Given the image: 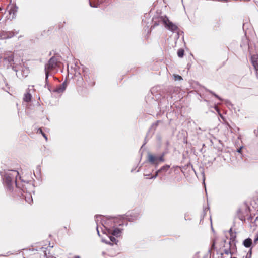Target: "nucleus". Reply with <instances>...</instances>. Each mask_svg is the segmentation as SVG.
Listing matches in <instances>:
<instances>
[{"mask_svg": "<svg viewBox=\"0 0 258 258\" xmlns=\"http://www.w3.org/2000/svg\"><path fill=\"white\" fill-rule=\"evenodd\" d=\"M148 160L149 161L153 164L157 165L158 164V157L152 154H149L148 155Z\"/></svg>", "mask_w": 258, "mask_h": 258, "instance_id": "obj_8", "label": "nucleus"}, {"mask_svg": "<svg viewBox=\"0 0 258 258\" xmlns=\"http://www.w3.org/2000/svg\"><path fill=\"white\" fill-rule=\"evenodd\" d=\"M161 19H162L163 23L164 24L165 26L169 30L172 32H176L178 30V26L175 24L171 22L167 17H161Z\"/></svg>", "mask_w": 258, "mask_h": 258, "instance_id": "obj_3", "label": "nucleus"}, {"mask_svg": "<svg viewBox=\"0 0 258 258\" xmlns=\"http://www.w3.org/2000/svg\"><path fill=\"white\" fill-rule=\"evenodd\" d=\"M19 175V172L16 170H10L6 173L4 180L8 188L10 190L14 182L16 183V178Z\"/></svg>", "mask_w": 258, "mask_h": 258, "instance_id": "obj_2", "label": "nucleus"}, {"mask_svg": "<svg viewBox=\"0 0 258 258\" xmlns=\"http://www.w3.org/2000/svg\"><path fill=\"white\" fill-rule=\"evenodd\" d=\"M174 78L175 80H182V78L181 76L179 75H174Z\"/></svg>", "mask_w": 258, "mask_h": 258, "instance_id": "obj_18", "label": "nucleus"}, {"mask_svg": "<svg viewBox=\"0 0 258 258\" xmlns=\"http://www.w3.org/2000/svg\"><path fill=\"white\" fill-rule=\"evenodd\" d=\"M121 233V231L119 228H115L112 232V235L117 237L120 236Z\"/></svg>", "mask_w": 258, "mask_h": 258, "instance_id": "obj_15", "label": "nucleus"}, {"mask_svg": "<svg viewBox=\"0 0 258 258\" xmlns=\"http://www.w3.org/2000/svg\"><path fill=\"white\" fill-rule=\"evenodd\" d=\"M109 241H106L105 242L108 244H112V243H115L116 244L117 240L116 238L113 236H110L109 237Z\"/></svg>", "mask_w": 258, "mask_h": 258, "instance_id": "obj_16", "label": "nucleus"}, {"mask_svg": "<svg viewBox=\"0 0 258 258\" xmlns=\"http://www.w3.org/2000/svg\"><path fill=\"white\" fill-rule=\"evenodd\" d=\"M67 83L64 82L63 83L57 85L53 90V92L60 93L63 92L66 89Z\"/></svg>", "mask_w": 258, "mask_h": 258, "instance_id": "obj_7", "label": "nucleus"}, {"mask_svg": "<svg viewBox=\"0 0 258 258\" xmlns=\"http://www.w3.org/2000/svg\"><path fill=\"white\" fill-rule=\"evenodd\" d=\"M25 198V201L29 204H31L33 202V199L31 194L26 193L25 195H22Z\"/></svg>", "mask_w": 258, "mask_h": 258, "instance_id": "obj_12", "label": "nucleus"}, {"mask_svg": "<svg viewBox=\"0 0 258 258\" xmlns=\"http://www.w3.org/2000/svg\"><path fill=\"white\" fill-rule=\"evenodd\" d=\"M42 135H43V137H44V138L47 140V137H46V135H45V133H42Z\"/></svg>", "mask_w": 258, "mask_h": 258, "instance_id": "obj_22", "label": "nucleus"}, {"mask_svg": "<svg viewBox=\"0 0 258 258\" xmlns=\"http://www.w3.org/2000/svg\"><path fill=\"white\" fill-rule=\"evenodd\" d=\"M90 5H91L92 7H97V6L93 5H92V1H90Z\"/></svg>", "mask_w": 258, "mask_h": 258, "instance_id": "obj_23", "label": "nucleus"}, {"mask_svg": "<svg viewBox=\"0 0 258 258\" xmlns=\"http://www.w3.org/2000/svg\"><path fill=\"white\" fill-rule=\"evenodd\" d=\"M169 165H166L163 166L156 172L155 177H156L159 173H160L162 172H166L169 169Z\"/></svg>", "mask_w": 258, "mask_h": 258, "instance_id": "obj_11", "label": "nucleus"}, {"mask_svg": "<svg viewBox=\"0 0 258 258\" xmlns=\"http://www.w3.org/2000/svg\"><path fill=\"white\" fill-rule=\"evenodd\" d=\"M61 62L60 59L57 56H53L51 57L45 65V72L46 79L48 78L49 73L54 71H57V68H60Z\"/></svg>", "mask_w": 258, "mask_h": 258, "instance_id": "obj_1", "label": "nucleus"}, {"mask_svg": "<svg viewBox=\"0 0 258 258\" xmlns=\"http://www.w3.org/2000/svg\"><path fill=\"white\" fill-rule=\"evenodd\" d=\"M224 244L223 245V252L226 254H233L236 250V243L230 244V243L227 242L226 240L224 241Z\"/></svg>", "mask_w": 258, "mask_h": 258, "instance_id": "obj_4", "label": "nucleus"}, {"mask_svg": "<svg viewBox=\"0 0 258 258\" xmlns=\"http://www.w3.org/2000/svg\"><path fill=\"white\" fill-rule=\"evenodd\" d=\"M18 8L15 4H10L7 6V9H9V14L12 15V18H15Z\"/></svg>", "mask_w": 258, "mask_h": 258, "instance_id": "obj_6", "label": "nucleus"}, {"mask_svg": "<svg viewBox=\"0 0 258 258\" xmlns=\"http://www.w3.org/2000/svg\"><path fill=\"white\" fill-rule=\"evenodd\" d=\"M178 56L179 57H182L184 54V51L182 49H179L177 52Z\"/></svg>", "mask_w": 258, "mask_h": 258, "instance_id": "obj_17", "label": "nucleus"}, {"mask_svg": "<svg viewBox=\"0 0 258 258\" xmlns=\"http://www.w3.org/2000/svg\"><path fill=\"white\" fill-rule=\"evenodd\" d=\"M252 244V241L251 239H250V238H248L246 239L243 241L244 246L247 248L250 247L251 246Z\"/></svg>", "mask_w": 258, "mask_h": 258, "instance_id": "obj_13", "label": "nucleus"}, {"mask_svg": "<svg viewBox=\"0 0 258 258\" xmlns=\"http://www.w3.org/2000/svg\"><path fill=\"white\" fill-rule=\"evenodd\" d=\"M84 79L85 81L88 83V86L90 87H93L95 84L94 76L91 73H86L84 75Z\"/></svg>", "mask_w": 258, "mask_h": 258, "instance_id": "obj_5", "label": "nucleus"}, {"mask_svg": "<svg viewBox=\"0 0 258 258\" xmlns=\"http://www.w3.org/2000/svg\"><path fill=\"white\" fill-rule=\"evenodd\" d=\"M215 249V242L213 241L212 245L211 246V249Z\"/></svg>", "mask_w": 258, "mask_h": 258, "instance_id": "obj_21", "label": "nucleus"}, {"mask_svg": "<svg viewBox=\"0 0 258 258\" xmlns=\"http://www.w3.org/2000/svg\"><path fill=\"white\" fill-rule=\"evenodd\" d=\"M164 154H163L160 157H158V162L164 161Z\"/></svg>", "mask_w": 258, "mask_h": 258, "instance_id": "obj_19", "label": "nucleus"}, {"mask_svg": "<svg viewBox=\"0 0 258 258\" xmlns=\"http://www.w3.org/2000/svg\"><path fill=\"white\" fill-rule=\"evenodd\" d=\"M229 232L230 233V238L229 241L228 242L230 243L231 244L235 243V239L236 238V234L232 232L231 229H230Z\"/></svg>", "mask_w": 258, "mask_h": 258, "instance_id": "obj_10", "label": "nucleus"}, {"mask_svg": "<svg viewBox=\"0 0 258 258\" xmlns=\"http://www.w3.org/2000/svg\"><path fill=\"white\" fill-rule=\"evenodd\" d=\"M255 70V75L258 78V67L254 68Z\"/></svg>", "mask_w": 258, "mask_h": 258, "instance_id": "obj_20", "label": "nucleus"}, {"mask_svg": "<svg viewBox=\"0 0 258 258\" xmlns=\"http://www.w3.org/2000/svg\"><path fill=\"white\" fill-rule=\"evenodd\" d=\"M39 130H40V133L42 134V133H43L41 128H40Z\"/></svg>", "mask_w": 258, "mask_h": 258, "instance_id": "obj_24", "label": "nucleus"}, {"mask_svg": "<svg viewBox=\"0 0 258 258\" xmlns=\"http://www.w3.org/2000/svg\"><path fill=\"white\" fill-rule=\"evenodd\" d=\"M32 95L29 92H27L24 94L23 100L26 102H29L31 100Z\"/></svg>", "mask_w": 258, "mask_h": 258, "instance_id": "obj_14", "label": "nucleus"}, {"mask_svg": "<svg viewBox=\"0 0 258 258\" xmlns=\"http://www.w3.org/2000/svg\"><path fill=\"white\" fill-rule=\"evenodd\" d=\"M251 61L254 68L258 67V54H254L251 57Z\"/></svg>", "mask_w": 258, "mask_h": 258, "instance_id": "obj_9", "label": "nucleus"}]
</instances>
